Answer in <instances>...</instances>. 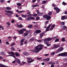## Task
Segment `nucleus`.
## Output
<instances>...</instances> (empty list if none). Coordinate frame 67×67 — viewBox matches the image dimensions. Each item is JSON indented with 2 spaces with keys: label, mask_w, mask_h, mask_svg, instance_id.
I'll use <instances>...</instances> for the list:
<instances>
[{
  "label": "nucleus",
  "mask_w": 67,
  "mask_h": 67,
  "mask_svg": "<svg viewBox=\"0 0 67 67\" xmlns=\"http://www.w3.org/2000/svg\"><path fill=\"white\" fill-rule=\"evenodd\" d=\"M43 45L39 44V46H38L36 47L35 49H32L30 50V51L35 53H38L40 51H41V50L43 49Z\"/></svg>",
  "instance_id": "1"
},
{
  "label": "nucleus",
  "mask_w": 67,
  "mask_h": 67,
  "mask_svg": "<svg viewBox=\"0 0 67 67\" xmlns=\"http://www.w3.org/2000/svg\"><path fill=\"white\" fill-rule=\"evenodd\" d=\"M52 6L53 7H54V10H56V13H59L60 11V9H58V8L57 7H56V6L55 5V4H52Z\"/></svg>",
  "instance_id": "2"
},
{
  "label": "nucleus",
  "mask_w": 67,
  "mask_h": 67,
  "mask_svg": "<svg viewBox=\"0 0 67 67\" xmlns=\"http://www.w3.org/2000/svg\"><path fill=\"white\" fill-rule=\"evenodd\" d=\"M60 46L59 45H56V44H54L53 45V47H52L51 48L52 49H56L58 47H59Z\"/></svg>",
  "instance_id": "3"
},
{
  "label": "nucleus",
  "mask_w": 67,
  "mask_h": 67,
  "mask_svg": "<svg viewBox=\"0 0 67 67\" xmlns=\"http://www.w3.org/2000/svg\"><path fill=\"white\" fill-rule=\"evenodd\" d=\"M64 49V48L63 47H60L57 50V53H59V52H60L62 51H63Z\"/></svg>",
  "instance_id": "4"
},
{
  "label": "nucleus",
  "mask_w": 67,
  "mask_h": 67,
  "mask_svg": "<svg viewBox=\"0 0 67 67\" xmlns=\"http://www.w3.org/2000/svg\"><path fill=\"white\" fill-rule=\"evenodd\" d=\"M41 32V31L40 30H37L34 33V35H36V34H35L36 33H40Z\"/></svg>",
  "instance_id": "5"
},
{
  "label": "nucleus",
  "mask_w": 67,
  "mask_h": 67,
  "mask_svg": "<svg viewBox=\"0 0 67 67\" xmlns=\"http://www.w3.org/2000/svg\"><path fill=\"white\" fill-rule=\"evenodd\" d=\"M15 61L16 63H18V64H20L21 63V61H20V59L18 58L15 59Z\"/></svg>",
  "instance_id": "6"
},
{
  "label": "nucleus",
  "mask_w": 67,
  "mask_h": 67,
  "mask_svg": "<svg viewBox=\"0 0 67 67\" xmlns=\"http://www.w3.org/2000/svg\"><path fill=\"white\" fill-rule=\"evenodd\" d=\"M17 31H18V32H19L18 33L20 34H23L24 33V31L23 30H20V31L18 30Z\"/></svg>",
  "instance_id": "7"
},
{
  "label": "nucleus",
  "mask_w": 67,
  "mask_h": 67,
  "mask_svg": "<svg viewBox=\"0 0 67 67\" xmlns=\"http://www.w3.org/2000/svg\"><path fill=\"white\" fill-rule=\"evenodd\" d=\"M50 60V58H48L45 59H44L43 60V61L44 62H49Z\"/></svg>",
  "instance_id": "8"
},
{
  "label": "nucleus",
  "mask_w": 67,
  "mask_h": 67,
  "mask_svg": "<svg viewBox=\"0 0 67 67\" xmlns=\"http://www.w3.org/2000/svg\"><path fill=\"white\" fill-rule=\"evenodd\" d=\"M25 38H24L23 39H22L21 41H20V45L21 46H22L23 45V42L24 40H25Z\"/></svg>",
  "instance_id": "9"
},
{
  "label": "nucleus",
  "mask_w": 67,
  "mask_h": 67,
  "mask_svg": "<svg viewBox=\"0 0 67 67\" xmlns=\"http://www.w3.org/2000/svg\"><path fill=\"white\" fill-rule=\"evenodd\" d=\"M51 38H47L45 39L44 40V42H49L50 41H51Z\"/></svg>",
  "instance_id": "10"
},
{
  "label": "nucleus",
  "mask_w": 67,
  "mask_h": 67,
  "mask_svg": "<svg viewBox=\"0 0 67 67\" xmlns=\"http://www.w3.org/2000/svg\"><path fill=\"white\" fill-rule=\"evenodd\" d=\"M52 24H50L49 26L47 27L46 28V32L47 31H49V27L50 26H51V25Z\"/></svg>",
  "instance_id": "11"
},
{
  "label": "nucleus",
  "mask_w": 67,
  "mask_h": 67,
  "mask_svg": "<svg viewBox=\"0 0 67 67\" xmlns=\"http://www.w3.org/2000/svg\"><path fill=\"white\" fill-rule=\"evenodd\" d=\"M23 54L25 56H28V55H30V54L27 53V52H25L23 53Z\"/></svg>",
  "instance_id": "12"
},
{
  "label": "nucleus",
  "mask_w": 67,
  "mask_h": 67,
  "mask_svg": "<svg viewBox=\"0 0 67 67\" xmlns=\"http://www.w3.org/2000/svg\"><path fill=\"white\" fill-rule=\"evenodd\" d=\"M16 4L18 5V9H21V7H19V6H21V3H16Z\"/></svg>",
  "instance_id": "13"
},
{
  "label": "nucleus",
  "mask_w": 67,
  "mask_h": 67,
  "mask_svg": "<svg viewBox=\"0 0 67 67\" xmlns=\"http://www.w3.org/2000/svg\"><path fill=\"white\" fill-rule=\"evenodd\" d=\"M5 12H7V13H10L11 14H13V12L11 11H8L7 10H5Z\"/></svg>",
  "instance_id": "14"
},
{
  "label": "nucleus",
  "mask_w": 67,
  "mask_h": 67,
  "mask_svg": "<svg viewBox=\"0 0 67 67\" xmlns=\"http://www.w3.org/2000/svg\"><path fill=\"white\" fill-rule=\"evenodd\" d=\"M17 26L18 27H20V28H22L23 27V26L21 24H20L19 25L18 24L17 25Z\"/></svg>",
  "instance_id": "15"
},
{
  "label": "nucleus",
  "mask_w": 67,
  "mask_h": 67,
  "mask_svg": "<svg viewBox=\"0 0 67 67\" xmlns=\"http://www.w3.org/2000/svg\"><path fill=\"white\" fill-rule=\"evenodd\" d=\"M15 55L17 57H19V56H20V54L18 52H15Z\"/></svg>",
  "instance_id": "16"
},
{
  "label": "nucleus",
  "mask_w": 67,
  "mask_h": 67,
  "mask_svg": "<svg viewBox=\"0 0 67 67\" xmlns=\"http://www.w3.org/2000/svg\"><path fill=\"white\" fill-rule=\"evenodd\" d=\"M5 15H7V16H9V17H10V18L11 17V15H12L11 14H9L8 13H5Z\"/></svg>",
  "instance_id": "17"
},
{
  "label": "nucleus",
  "mask_w": 67,
  "mask_h": 67,
  "mask_svg": "<svg viewBox=\"0 0 67 67\" xmlns=\"http://www.w3.org/2000/svg\"><path fill=\"white\" fill-rule=\"evenodd\" d=\"M28 32H28V31H26V33L24 34L23 35L24 36H27V35L29 34Z\"/></svg>",
  "instance_id": "18"
},
{
  "label": "nucleus",
  "mask_w": 67,
  "mask_h": 67,
  "mask_svg": "<svg viewBox=\"0 0 67 67\" xmlns=\"http://www.w3.org/2000/svg\"><path fill=\"white\" fill-rule=\"evenodd\" d=\"M8 53L9 54H10V55H11V54L12 55H14V56L15 55V54L13 52H12V51H11V52H8Z\"/></svg>",
  "instance_id": "19"
},
{
  "label": "nucleus",
  "mask_w": 67,
  "mask_h": 67,
  "mask_svg": "<svg viewBox=\"0 0 67 67\" xmlns=\"http://www.w3.org/2000/svg\"><path fill=\"white\" fill-rule=\"evenodd\" d=\"M44 34L43 33H41L40 34V37L41 38H42V37L43 36V35H44Z\"/></svg>",
  "instance_id": "20"
},
{
  "label": "nucleus",
  "mask_w": 67,
  "mask_h": 67,
  "mask_svg": "<svg viewBox=\"0 0 67 67\" xmlns=\"http://www.w3.org/2000/svg\"><path fill=\"white\" fill-rule=\"evenodd\" d=\"M51 16L50 15H48L47 16V20H50V19H51Z\"/></svg>",
  "instance_id": "21"
},
{
  "label": "nucleus",
  "mask_w": 67,
  "mask_h": 67,
  "mask_svg": "<svg viewBox=\"0 0 67 67\" xmlns=\"http://www.w3.org/2000/svg\"><path fill=\"white\" fill-rule=\"evenodd\" d=\"M36 41L37 42H39V43H41V42H42L43 41L41 40H36Z\"/></svg>",
  "instance_id": "22"
},
{
  "label": "nucleus",
  "mask_w": 67,
  "mask_h": 67,
  "mask_svg": "<svg viewBox=\"0 0 67 67\" xmlns=\"http://www.w3.org/2000/svg\"><path fill=\"white\" fill-rule=\"evenodd\" d=\"M34 60L32 59L31 60V61H29L27 62V63H31L33 62H34Z\"/></svg>",
  "instance_id": "23"
},
{
  "label": "nucleus",
  "mask_w": 67,
  "mask_h": 67,
  "mask_svg": "<svg viewBox=\"0 0 67 67\" xmlns=\"http://www.w3.org/2000/svg\"><path fill=\"white\" fill-rule=\"evenodd\" d=\"M35 40V39L34 38H31L30 39V41H31V42H33V41H35V40Z\"/></svg>",
  "instance_id": "24"
},
{
  "label": "nucleus",
  "mask_w": 67,
  "mask_h": 67,
  "mask_svg": "<svg viewBox=\"0 0 67 67\" xmlns=\"http://www.w3.org/2000/svg\"><path fill=\"white\" fill-rule=\"evenodd\" d=\"M7 66H5V65H2L1 64H0V67H7Z\"/></svg>",
  "instance_id": "25"
},
{
  "label": "nucleus",
  "mask_w": 67,
  "mask_h": 67,
  "mask_svg": "<svg viewBox=\"0 0 67 67\" xmlns=\"http://www.w3.org/2000/svg\"><path fill=\"white\" fill-rule=\"evenodd\" d=\"M31 20V18L29 17H28L27 18L26 20V21H29V20Z\"/></svg>",
  "instance_id": "26"
},
{
  "label": "nucleus",
  "mask_w": 67,
  "mask_h": 67,
  "mask_svg": "<svg viewBox=\"0 0 67 67\" xmlns=\"http://www.w3.org/2000/svg\"><path fill=\"white\" fill-rule=\"evenodd\" d=\"M6 8L7 10H11V8L9 7H6Z\"/></svg>",
  "instance_id": "27"
},
{
  "label": "nucleus",
  "mask_w": 67,
  "mask_h": 67,
  "mask_svg": "<svg viewBox=\"0 0 67 67\" xmlns=\"http://www.w3.org/2000/svg\"><path fill=\"white\" fill-rule=\"evenodd\" d=\"M47 64H52V62L51 61L49 62H47Z\"/></svg>",
  "instance_id": "28"
},
{
  "label": "nucleus",
  "mask_w": 67,
  "mask_h": 67,
  "mask_svg": "<svg viewBox=\"0 0 67 67\" xmlns=\"http://www.w3.org/2000/svg\"><path fill=\"white\" fill-rule=\"evenodd\" d=\"M64 19H65V16H63L61 18V20H64Z\"/></svg>",
  "instance_id": "29"
},
{
  "label": "nucleus",
  "mask_w": 67,
  "mask_h": 67,
  "mask_svg": "<svg viewBox=\"0 0 67 67\" xmlns=\"http://www.w3.org/2000/svg\"><path fill=\"white\" fill-rule=\"evenodd\" d=\"M22 17L23 18H26V17L27 16L26 15H25L24 14H22L21 15Z\"/></svg>",
  "instance_id": "30"
},
{
  "label": "nucleus",
  "mask_w": 67,
  "mask_h": 67,
  "mask_svg": "<svg viewBox=\"0 0 67 67\" xmlns=\"http://www.w3.org/2000/svg\"><path fill=\"white\" fill-rule=\"evenodd\" d=\"M32 26H33L32 25H29L28 26V28H31Z\"/></svg>",
  "instance_id": "31"
},
{
  "label": "nucleus",
  "mask_w": 67,
  "mask_h": 67,
  "mask_svg": "<svg viewBox=\"0 0 67 67\" xmlns=\"http://www.w3.org/2000/svg\"><path fill=\"white\" fill-rule=\"evenodd\" d=\"M32 16H34L36 17L37 16V14H32Z\"/></svg>",
  "instance_id": "32"
},
{
  "label": "nucleus",
  "mask_w": 67,
  "mask_h": 67,
  "mask_svg": "<svg viewBox=\"0 0 67 67\" xmlns=\"http://www.w3.org/2000/svg\"><path fill=\"white\" fill-rule=\"evenodd\" d=\"M61 25L62 26H64L65 25V23L62 22L61 23Z\"/></svg>",
  "instance_id": "33"
},
{
  "label": "nucleus",
  "mask_w": 67,
  "mask_h": 67,
  "mask_svg": "<svg viewBox=\"0 0 67 67\" xmlns=\"http://www.w3.org/2000/svg\"><path fill=\"white\" fill-rule=\"evenodd\" d=\"M63 53L59 54L57 55L58 56H63Z\"/></svg>",
  "instance_id": "34"
},
{
  "label": "nucleus",
  "mask_w": 67,
  "mask_h": 67,
  "mask_svg": "<svg viewBox=\"0 0 67 67\" xmlns=\"http://www.w3.org/2000/svg\"><path fill=\"white\" fill-rule=\"evenodd\" d=\"M48 15H45L43 16V17L44 18H46V19H47V17Z\"/></svg>",
  "instance_id": "35"
},
{
  "label": "nucleus",
  "mask_w": 67,
  "mask_h": 67,
  "mask_svg": "<svg viewBox=\"0 0 67 67\" xmlns=\"http://www.w3.org/2000/svg\"><path fill=\"white\" fill-rule=\"evenodd\" d=\"M47 2L46 1H42V4H44L45 3H46Z\"/></svg>",
  "instance_id": "36"
},
{
  "label": "nucleus",
  "mask_w": 67,
  "mask_h": 67,
  "mask_svg": "<svg viewBox=\"0 0 67 67\" xmlns=\"http://www.w3.org/2000/svg\"><path fill=\"white\" fill-rule=\"evenodd\" d=\"M39 5L38 4L37 5H33L32 6L33 7H38Z\"/></svg>",
  "instance_id": "37"
},
{
  "label": "nucleus",
  "mask_w": 67,
  "mask_h": 67,
  "mask_svg": "<svg viewBox=\"0 0 67 67\" xmlns=\"http://www.w3.org/2000/svg\"><path fill=\"white\" fill-rule=\"evenodd\" d=\"M11 50H12L13 51H14V47H12L11 48Z\"/></svg>",
  "instance_id": "38"
},
{
  "label": "nucleus",
  "mask_w": 67,
  "mask_h": 67,
  "mask_svg": "<svg viewBox=\"0 0 67 67\" xmlns=\"http://www.w3.org/2000/svg\"><path fill=\"white\" fill-rule=\"evenodd\" d=\"M27 60H31L32 59V58L30 57H27Z\"/></svg>",
  "instance_id": "39"
},
{
  "label": "nucleus",
  "mask_w": 67,
  "mask_h": 67,
  "mask_svg": "<svg viewBox=\"0 0 67 67\" xmlns=\"http://www.w3.org/2000/svg\"><path fill=\"white\" fill-rule=\"evenodd\" d=\"M55 52H53L51 54V55L52 56V55L53 56V55H55Z\"/></svg>",
  "instance_id": "40"
},
{
  "label": "nucleus",
  "mask_w": 67,
  "mask_h": 67,
  "mask_svg": "<svg viewBox=\"0 0 67 67\" xmlns=\"http://www.w3.org/2000/svg\"><path fill=\"white\" fill-rule=\"evenodd\" d=\"M24 12H25V11H21L18 12V13H23Z\"/></svg>",
  "instance_id": "41"
},
{
  "label": "nucleus",
  "mask_w": 67,
  "mask_h": 67,
  "mask_svg": "<svg viewBox=\"0 0 67 67\" xmlns=\"http://www.w3.org/2000/svg\"><path fill=\"white\" fill-rule=\"evenodd\" d=\"M40 18L39 17L37 16L36 18V20H39Z\"/></svg>",
  "instance_id": "42"
},
{
  "label": "nucleus",
  "mask_w": 67,
  "mask_h": 67,
  "mask_svg": "<svg viewBox=\"0 0 67 67\" xmlns=\"http://www.w3.org/2000/svg\"><path fill=\"white\" fill-rule=\"evenodd\" d=\"M38 14V15H39V16L43 15V14L41 13L40 12Z\"/></svg>",
  "instance_id": "43"
},
{
  "label": "nucleus",
  "mask_w": 67,
  "mask_h": 67,
  "mask_svg": "<svg viewBox=\"0 0 67 67\" xmlns=\"http://www.w3.org/2000/svg\"><path fill=\"white\" fill-rule=\"evenodd\" d=\"M59 42V39H57L55 40V42Z\"/></svg>",
  "instance_id": "44"
},
{
  "label": "nucleus",
  "mask_w": 67,
  "mask_h": 67,
  "mask_svg": "<svg viewBox=\"0 0 67 67\" xmlns=\"http://www.w3.org/2000/svg\"><path fill=\"white\" fill-rule=\"evenodd\" d=\"M48 14L49 15H52V12H50L48 13Z\"/></svg>",
  "instance_id": "45"
},
{
  "label": "nucleus",
  "mask_w": 67,
  "mask_h": 67,
  "mask_svg": "<svg viewBox=\"0 0 67 67\" xmlns=\"http://www.w3.org/2000/svg\"><path fill=\"white\" fill-rule=\"evenodd\" d=\"M37 59H38V60H41V59H42V58H37Z\"/></svg>",
  "instance_id": "46"
},
{
  "label": "nucleus",
  "mask_w": 67,
  "mask_h": 67,
  "mask_svg": "<svg viewBox=\"0 0 67 67\" xmlns=\"http://www.w3.org/2000/svg\"><path fill=\"white\" fill-rule=\"evenodd\" d=\"M0 2H5V1L4 0H0Z\"/></svg>",
  "instance_id": "47"
},
{
  "label": "nucleus",
  "mask_w": 67,
  "mask_h": 67,
  "mask_svg": "<svg viewBox=\"0 0 67 67\" xmlns=\"http://www.w3.org/2000/svg\"><path fill=\"white\" fill-rule=\"evenodd\" d=\"M49 22V21L47 20L45 22V24H47V23H48V22Z\"/></svg>",
  "instance_id": "48"
},
{
  "label": "nucleus",
  "mask_w": 67,
  "mask_h": 67,
  "mask_svg": "<svg viewBox=\"0 0 67 67\" xmlns=\"http://www.w3.org/2000/svg\"><path fill=\"white\" fill-rule=\"evenodd\" d=\"M7 24L8 25H10V23L9 22H7Z\"/></svg>",
  "instance_id": "49"
},
{
  "label": "nucleus",
  "mask_w": 67,
  "mask_h": 67,
  "mask_svg": "<svg viewBox=\"0 0 67 67\" xmlns=\"http://www.w3.org/2000/svg\"><path fill=\"white\" fill-rule=\"evenodd\" d=\"M62 64L63 65H66V66H67V63H63Z\"/></svg>",
  "instance_id": "50"
},
{
  "label": "nucleus",
  "mask_w": 67,
  "mask_h": 67,
  "mask_svg": "<svg viewBox=\"0 0 67 67\" xmlns=\"http://www.w3.org/2000/svg\"><path fill=\"white\" fill-rule=\"evenodd\" d=\"M62 42H65V38H63L62 39Z\"/></svg>",
  "instance_id": "51"
},
{
  "label": "nucleus",
  "mask_w": 67,
  "mask_h": 67,
  "mask_svg": "<svg viewBox=\"0 0 67 67\" xmlns=\"http://www.w3.org/2000/svg\"><path fill=\"white\" fill-rule=\"evenodd\" d=\"M56 26V25L55 24H53V25H52V27L53 28H54V27Z\"/></svg>",
  "instance_id": "52"
},
{
  "label": "nucleus",
  "mask_w": 67,
  "mask_h": 67,
  "mask_svg": "<svg viewBox=\"0 0 67 67\" xmlns=\"http://www.w3.org/2000/svg\"><path fill=\"white\" fill-rule=\"evenodd\" d=\"M62 4H63V5H66V3L64 2H63Z\"/></svg>",
  "instance_id": "53"
},
{
  "label": "nucleus",
  "mask_w": 67,
  "mask_h": 67,
  "mask_svg": "<svg viewBox=\"0 0 67 67\" xmlns=\"http://www.w3.org/2000/svg\"><path fill=\"white\" fill-rule=\"evenodd\" d=\"M14 45H15V43H12L11 44V46H13Z\"/></svg>",
  "instance_id": "54"
},
{
  "label": "nucleus",
  "mask_w": 67,
  "mask_h": 67,
  "mask_svg": "<svg viewBox=\"0 0 67 67\" xmlns=\"http://www.w3.org/2000/svg\"><path fill=\"white\" fill-rule=\"evenodd\" d=\"M65 61H67V58H64L63 59Z\"/></svg>",
  "instance_id": "55"
},
{
  "label": "nucleus",
  "mask_w": 67,
  "mask_h": 67,
  "mask_svg": "<svg viewBox=\"0 0 67 67\" xmlns=\"http://www.w3.org/2000/svg\"><path fill=\"white\" fill-rule=\"evenodd\" d=\"M30 13L31 12H30V11H28L27 13V14H30Z\"/></svg>",
  "instance_id": "56"
},
{
  "label": "nucleus",
  "mask_w": 67,
  "mask_h": 67,
  "mask_svg": "<svg viewBox=\"0 0 67 67\" xmlns=\"http://www.w3.org/2000/svg\"><path fill=\"white\" fill-rule=\"evenodd\" d=\"M28 17H30H30L31 16L32 14H29L28 15Z\"/></svg>",
  "instance_id": "57"
},
{
  "label": "nucleus",
  "mask_w": 67,
  "mask_h": 67,
  "mask_svg": "<svg viewBox=\"0 0 67 67\" xmlns=\"http://www.w3.org/2000/svg\"><path fill=\"white\" fill-rule=\"evenodd\" d=\"M53 29H54L53 27H51L50 28V30H51V31H52L53 30Z\"/></svg>",
  "instance_id": "58"
},
{
  "label": "nucleus",
  "mask_w": 67,
  "mask_h": 67,
  "mask_svg": "<svg viewBox=\"0 0 67 67\" xmlns=\"http://www.w3.org/2000/svg\"><path fill=\"white\" fill-rule=\"evenodd\" d=\"M31 36V34H30L29 35V36H27V38H29V37H30Z\"/></svg>",
  "instance_id": "59"
},
{
  "label": "nucleus",
  "mask_w": 67,
  "mask_h": 67,
  "mask_svg": "<svg viewBox=\"0 0 67 67\" xmlns=\"http://www.w3.org/2000/svg\"><path fill=\"white\" fill-rule=\"evenodd\" d=\"M63 29L65 30V29H66V26H63Z\"/></svg>",
  "instance_id": "60"
},
{
  "label": "nucleus",
  "mask_w": 67,
  "mask_h": 67,
  "mask_svg": "<svg viewBox=\"0 0 67 67\" xmlns=\"http://www.w3.org/2000/svg\"><path fill=\"white\" fill-rule=\"evenodd\" d=\"M14 20H12L11 23H14Z\"/></svg>",
  "instance_id": "61"
},
{
  "label": "nucleus",
  "mask_w": 67,
  "mask_h": 67,
  "mask_svg": "<svg viewBox=\"0 0 67 67\" xmlns=\"http://www.w3.org/2000/svg\"><path fill=\"white\" fill-rule=\"evenodd\" d=\"M18 20H22V18L21 17L18 18Z\"/></svg>",
  "instance_id": "62"
},
{
  "label": "nucleus",
  "mask_w": 67,
  "mask_h": 67,
  "mask_svg": "<svg viewBox=\"0 0 67 67\" xmlns=\"http://www.w3.org/2000/svg\"><path fill=\"white\" fill-rule=\"evenodd\" d=\"M2 55H4L5 54V53L4 52H2Z\"/></svg>",
  "instance_id": "63"
},
{
  "label": "nucleus",
  "mask_w": 67,
  "mask_h": 67,
  "mask_svg": "<svg viewBox=\"0 0 67 67\" xmlns=\"http://www.w3.org/2000/svg\"><path fill=\"white\" fill-rule=\"evenodd\" d=\"M65 17V19H67V15H66L65 16H64Z\"/></svg>",
  "instance_id": "64"
}]
</instances>
